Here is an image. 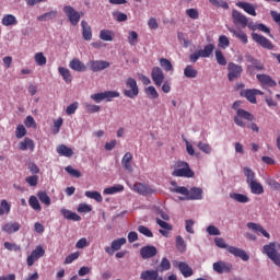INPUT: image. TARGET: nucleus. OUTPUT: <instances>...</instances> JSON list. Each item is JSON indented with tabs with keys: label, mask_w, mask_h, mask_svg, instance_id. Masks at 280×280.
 <instances>
[{
	"label": "nucleus",
	"mask_w": 280,
	"mask_h": 280,
	"mask_svg": "<svg viewBox=\"0 0 280 280\" xmlns=\"http://www.w3.org/2000/svg\"><path fill=\"white\" fill-rule=\"evenodd\" d=\"M175 268H178L179 272L185 277L186 279L191 277L194 275V269L187 265V262L184 261H175L174 262Z\"/></svg>",
	"instance_id": "6ab92c4d"
},
{
	"label": "nucleus",
	"mask_w": 280,
	"mask_h": 280,
	"mask_svg": "<svg viewBox=\"0 0 280 280\" xmlns=\"http://www.w3.org/2000/svg\"><path fill=\"white\" fill-rule=\"evenodd\" d=\"M243 97H246L247 101L250 102V104H257V96H255V92L253 89L245 90L241 93Z\"/></svg>",
	"instance_id": "79ce46f5"
},
{
	"label": "nucleus",
	"mask_w": 280,
	"mask_h": 280,
	"mask_svg": "<svg viewBox=\"0 0 280 280\" xmlns=\"http://www.w3.org/2000/svg\"><path fill=\"white\" fill-rule=\"evenodd\" d=\"M80 106V103L74 102L72 104H70L67 108H66V114L67 115H75V110H78Z\"/></svg>",
	"instance_id": "774afa93"
},
{
	"label": "nucleus",
	"mask_w": 280,
	"mask_h": 280,
	"mask_svg": "<svg viewBox=\"0 0 280 280\" xmlns=\"http://www.w3.org/2000/svg\"><path fill=\"white\" fill-rule=\"evenodd\" d=\"M82 27V36L84 40H91L93 38V31L91 30V25L86 21L81 22Z\"/></svg>",
	"instance_id": "bb28decb"
},
{
	"label": "nucleus",
	"mask_w": 280,
	"mask_h": 280,
	"mask_svg": "<svg viewBox=\"0 0 280 280\" xmlns=\"http://www.w3.org/2000/svg\"><path fill=\"white\" fill-rule=\"evenodd\" d=\"M121 165L126 172H129V174H132L135 172V168H132V153L127 152L121 159Z\"/></svg>",
	"instance_id": "4be33fe9"
},
{
	"label": "nucleus",
	"mask_w": 280,
	"mask_h": 280,
	"mask_svg": "<svg viewBox=\"0 0 280 280\" xmlns=\"http://www.w3.org/2000/svg\"><path fill=\"white\" fill-rule=\"evenodd\" d=\"M63 12L66 16H68L71 25H78L80 23V12H78L71 5H65L63 7Z\"/></svg>",
	"instance_id": "9b49d317"
},
{
	"label": "nucleus",
	"mask_w": 280,
	"mask_h": 280,
	"mask_svg": "<svg viewBox=\"0 0 280 280\" xmlns=\"http://www.w3.org/2000/svg\"><path fill=\"white\" fill-rule=\"evenodd\" d=\"M58 71L66 84L73 82V75H71V71L68 68L59 67Z\"/></svg>",
	"instance_id": "cd10ccee"
},
{
	"label": "nucleus",
	"mask_w": 280,
	"mask_h": 280,
	"mask_svg": "<svg viewBox=\"0 0 280 280\" xmlns=\"http://www.w3.org/2000/svg\"><path fill=\"white\" fill-rule=\"evenodd\" d=\"M159 250L154 245H145L140 248V256L143 259H152V257H156Z\"/></svg>",
	"instance_id": "dca6fc26"
},
{
	"label": "nucleus",
	"mask_w": 280,
	"mask_h": 280,
	"mask_svg": "<svg viewBox=\"0 0 280 280\" xmlns=\"http://www.w3.org/2000/svg\"><path fill=\"white\" fill-rule=\"evenodd\" d=\"M56 16H58V11L57 10H51L47 13H44V14L39 15L37 18V21H40V22L51 21V20L56 19Z\"/></svg>",
	"instance_id": "e433bc0d"
},
{
	"label": "nucleus",
	"mask_w": 280,
	"mask_h": 280,
	"mask_svg": "<svg viewBox=\"0 0 280 280\" xmlns=\"http://www.w3.org/2000/svg\"><path fill=\"white\" fill-rule=\"evenodd\" d=\"M141 280H163L162 276H159V269L144 270L140 273Z\"/></svg>",
	"instance_id": "412c9836"
},
{
	"label": "nucleus",
	"mask_w": 280,
	"mask_h": 280,
	"mask_svg": "<svg viewBox=\"0 0 280 280\" xmlns=\"http://www.w3.org/2000/svg\"><path fill=\"white\" fill-rule=\"evenodd\" d=\"M27 135V129H25V126L19 125L15 130V137L16 139H23Z\"/></svg>",
	"instance_id": "69168bd1"
},
{
	"label": "nucleus",
	"mask_w": 280,
	"mask_h": 280,
	"mask_svg": "<svg viewBox=\"0 0 280 280\" xmlns=\"http://www.w3.org/2000/svg\"><path fill=\"white\" fill-rule=\"evenodd\" d=\"M256 78L261 86H268L269 89H275V86H277V81L268 74H257Z\"/></svg>",
	"instance_id": "aec40b11"
},
{
	"label": "nucleus",
	"mask_w": 280,
	"mask_h": 280,
	"mask_svg": "<svg viewBox=\"0 0 280 280\" xmlns=\"http://www.w3.org/2000/svg\"><path fill=\"white\" fill-rule=\"evenodd\" d=\"M57 153L60 156H66L67 159H71V156H73V149L67 147L66 144H60L57 147Z\"/></svg>",
	"instance_id": "7c9ffc66"
},
{
	"label": "nucleus",
	"mask_w": 280,
	"mask_h": 280,
	"mask_svg": "<svg viewBox=\"0 0 280 280\" xmlns=\"http://www.w3.org/2000/svg\"><path fill=\"white\" fill-rule=\"evenodd\" d=\"M37 198L40 202H43V205H46V207H49V205H51V198H49V195H47L45 191H39L37 194Z\"/></svg>",
	"instance_id": "603ef678"
},
{
	"label": "nucleus",
	"mask_w": 280,
	"mask_h": 280,
	"mask_svg": "<svg viewBox=\"0 0 280 280\" xmlns=\"http://www.w3.org/2000/svg\"><path fill=\"white\" fill-rule=\"evenodd\" d=\"M228 79L230 82H234V80H237L240 78H242V71H244V69L242 68V66L235 63V62H230L228 65Z\"/></svg>",
	"instance_id": "6e6552de"
},
{
	"label": "nucleus",
	"mask_w": 280,
	"mask_h": 280,
	"mask_svg": "<svg viewBox=\"0 0 280 280\" xmlns=\"http://www.w3.org/2000/svg\"><path fill=\"white\" fill-rule=\"evenodd\" d=\"M11 206L8 203V200L3 199L0 203V215H5L10 213Z\"/></svg>",
	"instance_id": "052dcab7"
},
{
	"label": "nucleus",
	"mask_w": 280,
	"mask_h": 280,
	"mask_svg": "<svg viewBox=\"0 0 280 280\" xmlns=\"http://www.w3.org/2000/svg\"><path fill=\"white\" fill-rule=\"evenodd\" d=\"M247 228L250 229L252 231H256V233H261L264 237H270V234L260 224L249 222L247 223Z\"/></svg>",
	"instance_id": "473e14b6"
},
{
	"label": "nucleus",
	"mask_w": 280,
	"mask_h": 280,
	"mask_svg": "<svg viewBox=\"0 0 280 280\" xmlns=\"http://www.w3.org/2000/svg\"><path fill=\"white\" fill-rule=\"evenodd\" d=\"M60 213L66 220H71L72 222H80V220H82V217H80L78 213L65 208L60 210Z\"/></svg>",
	"instance_id": "a878e982"
},
{
	"label": "nucleus",
	"mask_w": 280,
	"mask_h": 280,
	"mask_svg": "<svg viewBox=\"0 0 280 280\" xmlns=\"http://www.w3.org/2000/svg\"><path fill=\"white\" fill-rule=\"evenodd\" d=\"M209 3L214 8H222L223 10H229V2L224 0H209Z\"/></svg>",
	"instance_id": "4d7b16f0"
},
{
	"label": "nucleus",
	"mask_w": 280,
	"mask_h": 280,
	"mask_svg": "<svg viewBox=\"0 0 280 280\" xmlns=\"http://www.w3.org/2000/svg\"><path fill=\"white\" fill-rule=\"evenodd\" d=\"M69 67L72 71H78L79 73L86 71V66L78 58L72 59L69 62Z\"/></svg>",
	"instance_id": "393cba45"
},
{
	"label": "nucleus",
	"mask_w": 280,
	"mask_h": 280,
	"mask_svg": "<svg viewBox=\"0 0 280 280\" xmlns=\"http://www.w3.org/2000/svg\"><path fill=\"white\" fill-rule=\"evenodd\" d=\"M138 231L141 233V235H144L145 237H154L152 231L144 225H139Z\"/></svg>",
	"instance_id": "338daca9"
},
{
	"label": "nucleus",
	"mask_w": 280,
	"mask_h": 280,
	"mask_svg": "<svg viewBox=\"0 0 280 280\" xmlns=\"http://www.w3.org/2000/svg\"><path fill=\"white\" fill-rule=\"evenodd\" d=\"M197 148L200 152H203V154H211V152H213V148H211V144L207 142L199 141L197 143Z\"/></svg>",
	"instance_id": "a18cd8bd"
},
{
	"label": "nucleus",
	"mask_w": 280,
	"mask_h": 280,
	"mask_svg": "<svg viewBox=\"0 0 280 280\" xmlns=\"http://www.w3.org/2000/svg\"><path fill=\"white\" fill-rule=\"evenodd\" d=\"M246 60L247 62L250 63V65H247V73H250V74L255 73V69L256 71H264V69H266L264 63L255 59L253 56H247Z\"/></svg>",
	"instance_id": "f8f14e48"
},
{
	"label": "nucleus",
	"mask_w": 280,
	"mask_h": 280,
	"mask_svg": "<svg viewBox=\"0 0 280 280\" xmlns=\"http://www.w3.org/2000/svg\"><path fill=\"white\" fill-rule=\"evenodd\" d=\"M126 237H120L117 240H114L112 242L110 247H106L105 248V253H107V255H115L116 250H121V246H124L126 244Z\"/></svg>",
	"instance_id": "2eb2a0df"
},
{
	"label": "nucleus",
	"mask_w": 280,
	"mask_h": 280,
	"mask_svg": "<svg viewBox=\"0 0 280 280\" xmlns=\"http://www.w3.org/2000/svg\"><path fill=\"white\" fill-rule=\"evenodd\" d=\"M86 198H90L91 200H96V202H102L104 198L102 197V194L100 191H85Z\"/></svg>",
	"instance_id": "49530a36"
},
{
	"label": "nucleus",
	"mask_w": 280,
	"mask_h": 280,
	"mask_svg": "<svg viewBox=\"0 0 280 280\" xmlns=\"http://www.w3.org/2000/svg\"><path fill=\"white\" fill-rule=\"evenodd\" d=\"M184 75L186 78H198V70H196L194 68V66L188 65L186 66V68L184 69Z\"/></svg>",
	"instance_id": "de8ad7c7"
},
{
	"label": "nucleus",
	"mask_w": 280,
	"mask_h": 280,
	"mask_svg": "<svg viewBox=\"0 0 280 280\" xmlns=\"http://www.w3.org/2000/svg\"><path fill=\"white\" fill-rule=\"evenodd\" d=\"M248 27L252 28L253 32L258 30L259 32H262L264 34L270 35V28L268 26H266V24H264V23L255 24L253 26L248 25Z\"/></svg>",
	"instance_id": "8fccbe9b"
},
{
	"label": "nucleus",
	"mask_w": 280,
	"mask_h": 280,
	"mask_svg": "<svg viewBox=\"0 0 280 280\" xmlns=\"http://www.w3.org/2000/svg\"><path fill=\"white\" fill-rule=\"evenodd\" d=\"M144 93L149 100H159V92L156 91V88L152 85L145 88Z\"/></svg>",
	"instance_id": "c03bdc74"
},
{
	"label": "nucleus",
	"mask_w": 280,
	"mask_h": 280,
	"mask_svg": "<svg viewBox=\"0 0 280 280\" xmlns=\"http://www.w3.org/2000/svg\"><path fill=\"white\" fill-rule=\"evenodd\" d=\"M242 105L241 101H236L233 103L232 108L233 110H236V116L234 117V124L236 126H240V128H245L246 122H244L245 119L246 121H255V116L250 114V112H246L245 109L240 108Z\"/></svg>",
	"instance_id": "7ed1b4c3"
},
{
	"label": "nucleus",
	"mask_w": 280,
	"mask_h": 280,
	"mask_svg": "<svg viewBox=\"0 0 280 280\" xmlns=\"http://www.w3.org/2000/svg\"><path fill=\"white\" fill-rule=\"evenodd\" d=\"M28 205L34 209V211H42L40 202L36 196H31L28 199Z\"/></svg>",
	"instance_id": "3c124183"
},
{
	"label": "nucleus",
	"mask_w": 280,
	"mask_h": 280,
	"mask_svg": "<svg viewBox=\"0 0 280 280\" xmlns=\"http://www.w3.org/2000/svg\"><path fill=\"white\" fill-rule=\"evenodd\" d=\"M45 256V248H43V245H38L30 256H27L26 264L27 266L32 267L34 266V262L37 261V259H40V257Z\"/></svg>",
	"instance_id": "ddd939ff"
},
{
	"label": "nucleus",
	"mask_w": 280,
	"mask_h": 280,
	"mask_svg": "<svg viewBox=\"0 0 280 280\" xmlns=\"http://www.w3.org/2000/svg\"><path fill=\"white\" fill-rule=\"evenodd\" d=\"M217 62L221 67H226V57H224V54H222V50H215L214 52Z\"/></svg>",
	"instance_id": "6e6d98bb"
},
{
	"label": "nucleus",
	"mask_w": 280,
	"mask_h": 280,
	"mask_svg": "<svg viewBox=\"0 0 280 280\" xmlns=\"http://www.w3.org/2000/svg\"><path fill=\"white\" fill-rule=\"evenodd\" d=\"M131 189L136 194H139V196H152V194H156V189L145 183H136Z\"/></svg>",
	"instance_id": "0eeeda50"
},
{
	"label": "nucleus",
	"mask_w": 280,
	"mask_h": 280,
	"mask_svg": "<svg viewBox=\"0 0 280 280\" xmlns=\"http://www.w3.org/2000/svg\"><path fill=\"white\" fill-rule=\"evenodd\" d=\"M67 174H70V176H72V178H80L82 176V173L75 168H73V166L69 165L66 168Z\"/></svg>",
	"instance_id": "680f3d73"
},
{
	"label": "nucleus",
	"mask_w": 280,
	"mask_h": 280,
	"mask_svg": "<svg viewBox=\"0 0 280 280\" xmlns=\"http://www.w3.org/2000/svg\"><path fill=\"white\" fill-rule=\"evenodd\" d=\"M4 248L10 252L13 250L14 253L21 252V245H18L16 243L4 242Z\"/></svg>",
	"instance_id": "e2e57ef3"
},
{
	"label": "nucleus",
	"mask_w": 280,
	"mask_h": 280,
	"mask_svg": "<svg viewBox=\"0 0 280 280\" xmlns=\"http://www.w3.org/2000/svg\"><path fill=\"white\" fill-rule=\"evenodd\" d=\"M173 194H180L185 197H179V200H202V188L192 187L190 190L185 186H178L176 182H171Z\"/></svg>",
	"instance_id": "f257e3e1"
},
{
	"label": "nucleus",
	"mask_w": 280,
	"mask_h": 280,
	"mask_svg": "<svg viewBox=\"0 0 280 280\" xmlns=\"http://www.w3.org/2000/svg\"><path fill=\"white\" fill-rule=\"evenodd\" d=\"M155 222L159 226H161V229H163V230H159V233L161 235H163V237H167L170 235V231H172V229H174L172 226V224H170L159 218L155 219Z\"/></svg>",
	"instance_id": "b1692460"
},
{
	"label": "nucleus",
	"mask_w": 280,
	"mask_h": 280,
	"mask_svg": "<svg viewBox=\"0 0 280 280\" xmlns=\"http://www.w3.org/2000/svg\"><path fill=\"white\" fill-rule=\"evenodd\" d=\"M230 198H232V200H235L236 202H241V203L250 202V199L248 198V196L240 194V192L230 194Z\"/></svg>",
	"instance_id": "ea45409f"
},
{
	"label": "nucleus",
	"mask_w": 280,
	"mask_h": 280,
	"mask_svg": "<svg viewBox=\"0 0 280 280\" xmlns=\"http://www.w3.org/2000/svg\"><path fill=\"white\" fill-rule=\"evenodd\" d=\"M160 65L164 69V71H173L174 70V66H172V61H170L168 59L161 58Z\"/></svg>",
	"instance_id": "13d9d810"
},
{
	"label": "nucleus",
	"mask_w": 280,
	"mask_h": 280,
	"mask_svg": "<svg viewBox=\"0 0 280 280\" xmlns=\"http://www.w3.org/2000/svg\"><path fill=\"white\" fill-rule=\"evenodd\" d=\"M20 230H21V224H19V222H9L2 226V231L9 234L16 233Z\"/></svg>",
	"instance_id": "c756f323"
},
{
	"label": "nucleus",
	"mask_w": 280,
	"mask_h": 280,
	"mask_svg": "<svg viewBox=\"0 0 280 280\" xmlns=\"http://www.w3.org/2000/svg\"><path fill=\"white\" fill-rule=\"evenodd\" d=\"M170 268H172V262H170V259H167L166 257L162 258L160 267L158 269L159 272H167Z\"/></svg>",
	"instance_id": "09e8293b"
},
{
	"label": "nucleus",
	"mask_w": 280,
	"mask_h": 280,
	"mask_svg": "<svg viewBox=\"0 0 280 280\" xmlns=\"http://www.w3.org/2000/svg\"><path fill=\"white\" fill-rule=\"evenodd\" d=\"M100 38H101V40L110 43L115 39V32H113L110 30H102L100 32Z\"/></svg>",
	"instance_id": "c9c22d12"
},
{
	"label": "nucleus",
	"mask_w": 280,
	"mask_h": 280,
	"mask_svg": "<svg viewBox=\"0 0 280 280\" xmlns=\"http://www.w3.org/2000/svg\"><path fill=\"white\" fill-rule=\"evenodd\" d=\"M230 45L231 42L229 40V37H226V35H221L219 37V47H221V49H226Z\"/></svg>",
	"instance_id": "0e129e2a"
},
{
	"label": "nucleus",
	"mask_w": 280,
	"mask_h": 280,
	"mask_svg": "<svg viewBox=\"0 0 280 280\" xmlns=\"http://www.w3.org/2000/svg\"><path fill=\"white\" fill-rule=\"evenodd\" d=\"M1 23L2 25H4V27H10L11 25H18L19 21L16 20V16H14L13 14H5L2 18Z\"/></svg>",
	"instance_id": "f704fd0d"
},
{
	"label": "nucleus",
	"mask_w": 280,
	"mask_h": 280,
	"mask_svg": "<svg viewBox=\"0 0 280 280\" xmlns=\"http://www.w3.org/2000/svg\"><path fill=\"white\" fill-rule=\"evenodd\" d=\"M103 95L106 102H113V100H115V97H119L120 94L117 91H105L103 92Z\"/></svg>",
	"instance_id": "5fc2aeb1"
},
{
	"label": "nucleus",
	"mask_w": 280,
	"mask_h": 280,
	"mask_svg": "<svg viewBox=\"0 0 280 280\" xmlns=\"http://www.w3.org/2000/svg\"><path fill=\"white\" fill-rule=\"evenodd\" d=\"M243 170H244V174L246 176V183H247V185H250V183H254L256 180L255 179V171L248 166H245Z\"/></svg>",
	"instance_id": "37998d69"
},
{
	"label": "nucleus",
	"mask_w": 280,
	"mask_h": 280,
	"mask_svg": "<svg viewBox=\"0 0 280 280\" xmlns=\"http://www.w3.org/2000/svg\"><path fill=\"white\" fill-rule=\"evenodd\" d=\"M232 19L234 25H241L242 27H248V18L246 15L242 14L237 10L232 11Z\"/></svg>",
	"instance_id": "f3484780"
},
{
	"label": "nucleus",
	"mask_w": 280,
	"mask_h": 280,
	"mask_svg": "<svg viewBox=\"0 0 280 280\" xmlns=\"http://www.w3.org/2000/svg\"><path fill=\"white\" fill-rule=\"evenodd\" d=\"M264 253L273 261L278 268H280V254L277 252V245L275 243H270L269 245L264 246Z\"/></svg>",
	"instance_id": "423d86ee"
},
{
	"label": "nucleus",
	"mask_w": 280,
	"mask_h": 280,
	"mask_svg": "<svg viewBox=\"0 0 280 280\" xmlns=\"http://www.w3.org/2000/svg\"><path fill=\"white\" fill-rule=\"evenodd\" d=\"M214 49H215V45L208 44L203 47V49L199 50V54H201V58H209L211 54H213Z\"/></svg>",
	"instance_id": "a19ab883"
},
{
	"label": "nucleus",
	"mask_w": 280,
	"mask_h": 280,
	"mask_svg": "<svg viewBox=\"0 0 280 280\" xmlns=\"http://www.w3.org/2000/svg\"><path fill=\"white\" fill-rule=\"evenodd\" d=\"M151 78L155 86L159 88L163 85V82L165 80V74L163 73V70L160 67H153L151 71Z\"/></svg>",
	"instance_id": "4468645a"
},
{
	"label": "nucleus",
	"mask_w": 280,
	"mask_h": 280,
	"mask_svg": "<svg viewBox=\"0 0 280 280\" xmlns=\"http://www.w3.org/2000/svg\"><path fill=\"white\" fill-rule=\"evenodd\" d=\"M214 244L215 246H218V248H226L230 255H233L234 257H238L240 259H242V261H248V259H250V256L248 255V253H246V250L235 246H229L224 241V238L222 237H215Z\"/></svg>",
	"instance_id": "f03ea898"
},
{
	"label": "nucleus",
	"mask_w": 280,
	"mask_h": 280,
	"mask_svg": "<svg viewBox=\"0 0 280 280\" xmlns=\"http://www.w3.org/2000/svg\"><path fill=\"white\" fill-rule=\"evenodd\" d=\"M175 246L178 253H185L187 250V243H185V238L183 236H176Z\"/></svg>",
	"instance_id": "4c0bfd02"
},
{
	"label": "nucleus",
	"mask_w": 280,
	"mask_h": 280,
	"mask_svg": "<svg viewBox=\"0 0 280 280\" xmlns=\"http://www.w3.org/2000/svg\"><path fill=\"white\" fill-rule=\"evenodd\" d=\"M236 7L241 8V10H244L246 14H249L250 16H257V11L255 10V5L250 2H236Z\"/></svg>",
	"instance_id": "5701e85b"
},
{
	"label": "nucleus",
	"mask_w": 280,
	"mask_h": 280,
	"mask_svg": "<svg viewBox=\"0 0 280 280\" xmlns=\"http://www.w3.org/2000/svg\"><path fill=\"white\" fill-rule=\"evenodd\" d=\"M248 186L252 194H255L256 196H261V194H264V186L259 184V182L257 180L250 182Z\"/></svg>",
	"instance_id": "72a5a7b5"
},
{
	"label": "nucleus",
	"mask_w": 280,
	"mask_h": 280,
	"mask_svg": "<svg viewBox=\"0 0 280 280\" xmlns=\"http://www.w3.org/2000/svg\"><path fill=\"white\" fill-rule=\"evenodd\" d=\"M126 89L122 91L125 97L129 100H135L139 95V85H137V80L135 78H128L125 82Z\"/></svg>",
	"instance_id": "39448f33"
},
{
	"label": "nucleus",
	"mask_w": 280,
	"mask_h": 280,
	"mask_svg": "<svg viewBox=\"0 0 280 280\" xmlns=\"http://www.w3.org/2000/svg\"><path fill=\"white\" fill-rule=\"evenodd\" d=\"M34 148H36V145L34 144V140L30 138H25L24 141L20 142L19 144V149L23 152H25V150L27 149L31 150V152H34Z\"/></svg>",
	"instance_id": "2f4dec72"
},
{
	"label": "nucleus",
	"mask_w": 280,
	"mask_h": 280,
	"mask_svg": "<svg viewBox=\"0 0 280 280\" xmlns=\"http://www.w3.org/2000/svg\"><path fill=\"white\" fill-rule=\"evenodd\" d=\"M214 272L218 275H229L233 272V264L219 260L212 265Z\"/></svg>",
	"instance_id": "1a4fd4ad"
},
{
	"label": "nucleus",
	"mask_w": 280,
	"mask_h": 280,
	"mask_svg": "<svg viewBox=\"0 0 280 280\" xmlns=\"http://www.w3.org/2000/svg\"><path fill=\"white\" fill-rule=\"evenodd\" d=\"M34 58L38 67H45L47 65V57L43 52H36Z\"/></svg>",
	"instance_id": "864d4df0"
},
{
	"label": "nucleus",
	"mask_w": 280,
	"mask_h": 280,
	"mask_svg": "<svg viewBox=\"0 0 280 280\" xmlns=\"http://www.w3.org/2000/svg\"><path fill=\"white\" fill-rule=\"evenodd\" d=\"M119 191H124V185L118 184L112 187H107L104 189L103 194L106 196H113V194H119Z\"/></svg>",
	"instance_id": "58836bf2"
},
{
	"label": "nucleus",
	"mask_w": 280,
	"mask_h": 280,
	"mask_svg": "<svg viewBox=\"0 0 280 280\" xmlns=\"http://www.w3.org/2000/svg\"><path fill=\"white\" fill-rule=\"evenodd\" d=\"M172 176H175V178H194L195 173L189 166V163L177 161L173 166Z\"/></svg>",
	"instance_id": "20e7f679"
},
{
	"label": "nucleus",
	"mask_w": 280,
	"mask_h": 280,
	"mask_svg": "<svg viewBox=\"0 0 280 280\" xmlns=\"http://www.w3.org/2000/svg\"><path fill=\"white\" fill-rule=\"evenodd\" d=\"M252 38L254 42L257 43V45L262 47V49H268L269 51L275 49V45L272 44V42H270V39H268L264 35H259L257 33H252Z\"/></svg>",
	"instance_id": "9d476101"
},
{
	"label": "nucleus",
	"mask_w": 280,
	"mask_h": 280,
	"mask_svg": "<svg viewBox=\"0 0 280 280\" xmlns=\"http://www.w3.org/2000/svg\"><path fill=\"white\" fill-rule=\"evenodd\" d=\"M89 67L91 71L97 73V71H104V69H108V67H110V62L104 60H92L89 62Z\"/></svg>",
	"instance_id": "a211bd4d"
},
{
	"label": "nucleus",
	"mask_w": 280,
	"mask_h": 280,
	"mask_svg": "<svg viewBox=\"0 0 280 280\" xmlns=\"http://www.w3.org/2000/svg\"><path fill=\"white\" fill-rule=\"evenodd\" d=\"M228 31L235 36V38H238V40L243 42V45H246L248 43V35L244 33V31H236L235 28L228 27Z\"/></svg>",
	"instance_id": "c85d7f7f"
},
{
	"label": "nucleus",
	"mask_w": 280,
	"mask_h": 280,
	"mask_svg": "<svg viewBox=\"0 0 280 280\" xmlns=\"http://www.w3.org/2000/svg\"><path fill=\"white\" fill-rule=\"evenodd\" d=\"M112 14L115 21H117L118 23H124L128 21V15L124 12H113Z\"/></svg>",
	"instance_id": "bf43d9fd"
}]
</instances>
